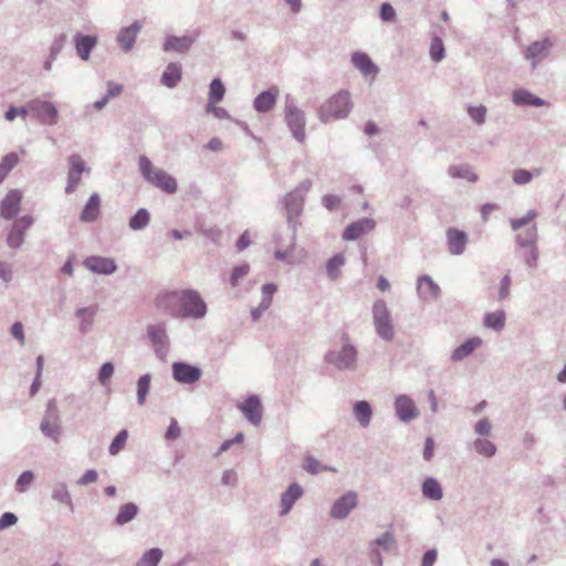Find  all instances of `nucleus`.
I'll use <instances>...</instances> for the list:
<instances>
[{"label": "nucleus", "mask_w": 566, "mask_h": 566, "mask_svg": "<svg viewBox=\"0 0 566 566\" xmlns=\"http://www.w3.org/2000/svg\"><path fill=\"white\" fill-rule=\"evenodd\" d=\"M312 188V180L304 179L293 190L285 193L280 203L285 210L286 226L291 232L290 249L294 250L296 245V238L298 228L302 226L300 217L304 211L305 199Z\"/></svg>", "instance_id": "obj_1"}, {"label": "nucleus", "mask_w": 566, "mask_h": 566, "mask_svg": "<svg viewBox=\"0 0 566 566\" xmlns=\"http://www.w3.org/2000/svg\"><path fill=\"white\" fill-rule=\"evenodd\" d=\"M340 340V348L327 350L324 361L338 371H355L358 365V349L350 343L348 334H343Z\"/></svg>", "instance_id": "obj_2"}, {"label": "nucleus", "mask_w": 566, "mask_h": 566, "mask_svg": "<svg viewBox=\"0 0 566 566\" xmlns=\"http://www.w3.org/2000/svg\"><path fill=\"white\" fill-rule=\"evenodd\" d=\"M138 163L140 174L146 181L168 195L177 191L178 184L176 178L163 169L155 168L147 156H139Z\"/></svg>", "instance_id": "obj_3"}, {"label": "nucleus", "mask_w": 566, "mask_h": 566, "mask_svg": "<svg viewBox=\"0 0 566 566\" xmlns=\"http://www.w3.org/2000/svg\"><path fill=\"white\" fill-rule=\"evenodd\" d=\"M350 111V94L347 91H339L319 107L318 117L321 122L328 123L332 119L347 117Z\"/></svg>", "instance_id": "obj_4"}, {"label": "nucleus", "mask_w": 566, "mask_h": 566, "mask_svg": "<svg viewBox=\"0 0 566 566\" xmlns=\"http://www.w3.org/2000/svg\"><path fill=\"white\" fill-rule=\"evenodd\" d=\"M284 122L291 132L292 136L301 144L304 143L306 134H305V125L306 117L305 113L300 109L294 99L286 95L285 97V107H284Z\"/></svg>", "instance_id": "obj_5"}, {"label": "nucleus", "mask_w": 566, "mask_h": 566, "mask_svg": "<svg viewBox=\"0 0 566 566\" xmlns=\"http://www.w3.org/2000/svg\"><path fill=\"white\" fill-rule=\"evenodd\" d=\"M373 323L377 335L385 342H391L395 337V328L387 303L379 298L373 304Z\"/></svg>", "instance_id": "obj_6"}, {"label": "nucleus", "mask_w": 566, "mask_h": 566, "mask_svg": "<svg viewBox=\"0 0 566 566\" xmlns=\"http://www.w3.org/2000/svg\"><path fill=\"white\" fill-rule=\"evenodd\" d=\"M180 316L179 318H203L207 314V304L196 290H182L180 292Z\"/></svg>", "instance_id": "obj_7"}, {"label": "nucleus", "mask_w": 566, "mask_h": 566, "mask_svg": "<svg viewBox=\"0 0 566 566\" xmlns=\"http://www.w3.org/2000/svg\"><path fill=\"white\" fill-rule=\"evenodd\" d=\"M41 433L54 442H59L62 428L60 423V411L54 398L48 400L44 416L40 423Z\"/></svg>", "instance_id": "obj_8"}, {"label": "nucleus", "mask_w": 566, "mask_h": 566, "mask_svg": "<svg viewBox=\"0 0 566 566\" xmlns=\"http://www.w3.org/2000/svg\"><path fill=\"white\" fill-rule=\"evenodd\" d=\"M31 116L41 125L54 126L59 122V111L54 103L33 98L30 99Z\"/></svg>", "instance_id": "obj_9"}, {"label": "nucleus", "mask_w": 566, "mask_h": 566, "mask_svg": "<svg viewBox=\"0 0 566 566\" xmlns=\"http://www.w3.org/2000/svg\"><path fill=\"white\" fill-rule=\"evenodd\" d=\"M146 335L153 345L156 357L159 360H165L169 347V337L167 334L166 324L164 322L148 324L146 328Z\"/></svg>", "instance_id": "obj_10"}, {"label": "nucleus", "mask_w": 566, "mask_h": 566, "mask_svg": "<svg viewBox=\"0 0 566 566\" xmlns=\"http://www.w3.org/2000/svg\"><path fill=\"white\" fill-rule=\"evenodd\" d=\"M171 376L177 384L193 385L202 377V369L198 365L178 360L171 364Z\"/></svg>", "instance_id": "obj_11"}, {"label": "nucleus", "mask_w": 566, "mask_h": 566, "mask_svg": "<svg viewBox=\"0 0 566 566\" xmlns=\"http://www.w3.org/2000/svg\"><path fill=\"white\" fill-rule=\"evenodd\" d=\"M34 218L31 214H24L14 220L7 234V245L18 250L24 243L27 231L33 226Z\"/></svg>", "instance_id": "obj_12"}, {"label": "nucleus", "mask_w": 566, "mask_h": 566, "mask_svg": "<svg viewBox=\"0 0 566 566\" xmlns=\"http://www.w3.org/2000/svg\"><path fill=\"white\" fill-rule=\"evenodd\" d=\"M553 48V42L551 38H542V40H537L532 42L524 50V59L530 62L531 69L535 70L537 65L545 60Z\"/></svg>", "instance_id": "obj_13"}, {"label": "nucleus", "mask_w": 566, "mask_h": 566, "mask_svg": "<svg viewBox=\"0 0 566 566\" xmlns=\"http://www.w3.org/2000/svg\"><path fill=\"white\" fill-rule=\"evenodd\" d=\"M357 505V493L354 491H347L335 500L331 507L329 515L334 520H345Z\"/></svg>", "instance_id": "obj_14"}, {"label": "nucleus", "mask_w": 566, "mask_h": 566, "mask_svg": "<svg viewBox=\"0 0 566 566\" xmlns=\"http://www.w3.org/2000/svg\"><path fill=\"white\" fill-rule=\"evenodd\" d=\"M376 227V221L369 217L360 218L346 226L342 238L345 241H356L361 235L371 232Z\"/></svg>", "instance_id": "obj_15"}, {"label": "nucleus", "mask_w": 566, "mask_h": 566, "mask_svg": "<svg viewBox=\"0 0 566 566\" xmlns=\"http://www.w3.org/2000/svg\"><path fill=\"white\" fill-rule=\"evenodd\" d=\"M394 408L401 422H409L419 416V410L410 396L401 394L395 398Z\"/></svg>", "instance_id": "obj_16"}, {"label": "nucleus", "mask_w": 566, "mask_h": 566, "mask_svg": "<svg viewBox=\"0 0 566 566\" xmlns=\"http://www.w3.org/2000/svg\"><path fill=\"white\" fill-rule=\"evenodd\" d=\"M22 192L19 189H11L0 201V214L6 220L14 219L21 207Z\"/></svg>", "instance_id": "obj_17"}, {"label": "nucleus", "mask_w": 566, "mask_h": 566, "mask_svg": "<svg viewBox=\"0 0 566 566\" xmlns=\"http://www.w3.org/2000/svg\"><path fill=\"white\" fill-rule=\"evenodd\" d=\"M239 409L251 424L258 426L261 423L262 402L258 395L248 396L247 399L239 405Z\"/></svg>", "instance_id": "obj_18"}, {"label": "nucleus", "mask_w": 566, "mask_h": 566, "mask_svg": "<svg viewBox=\"0 0 566 566\" xmlns=\"http://www.w3.org/2000/svg\"><path fill=\"white\" fill-rule=\"evenodd\" d=\"M304 489L297 482H292L289 484L286 490L281 494L280 500V516L287 515L294 504L303 496Z\"/></svg>", "instance_id": "obj_19"}, {"label": "nucleus", "mask_w": 566, "mask_h": 566, "mask_svg": "<svg viewBox=\"0 0 566 566\" xmlns=\"http://www.w3.org/2000/svg\"><path fill=\"white\" fill-rule=\"evenodd\" d=\"M180 293L176 291L165 292L156 297L157 308L164 311L171 317L180 316Z\"/></svg>", "instance_id": "obj_20"}, {"label": "nucleus", "mask_w": 566, "mask_h": 566, "mask_svg": "<svg viewBox=\"0 0 566 566\" xmlns=\"http://www.w3.org/2000/svg\"><path fill=\"white\" fill-rule=\"evenodd\" d=\"M83 264L91 272L104 275L113 274L117 270L114 259L99 255L87 256Z\"/></svg>", "instance_id": "obj_21"}, {"label": "nucleus", "mask_w": 566, "mask_h": 566, "mask_svg": "<svg viewBox=\"0 0 566 566\" xmlns=\"http://www.w3.org/2000/svg\"><path fill=\"white\" fill-rule=\"evenodd\" d=\"M512 102L514 105L521 107H543L549 104L546 99L523 87L515 88L512 92Z\"/></svg>", "instance_id": "obj_22"}, {"label": "nucleus", "mask_w": 566, "mask_h": 566, "mask_svg": "<svg viewBox=\"0 0 566 566\" xmlns=\"http://www.w3.org/2000/svg\"><path fill=\"white\" fill-rule=\"evenodd\" d=\"M277 97V86H271L270 88L262 91L254 97L253 107L260 114L269 113L274 108Z\"/></svg>", "instance_id": "obj_23"}, {"label": "nucleus", "mask_w": 566, "mask_h": 566, "mask_svg": "<svg viewBox=\"0 0 566 566\" xmlns=\"http://www.w3.org/2000/svg\"><path fill=\"white\" fill-rule=\"evenodd\" d=\"M447 242L451 255H461L468 243V234L458 228H449L447 230Z\"/></svg>", "instance_id": "obj_24"}, {"label": "nucleus", "mask_w": 566, "mask_h": 566, "mask_svg": "<svg viewBox=\"0 0 566 566\" xmlns=\"http://www.w3.org/2000/svg\"><path fill=\"white\" fill-rule=\"evenodd\" d=\"M417 291L421 298L431 297L438 300L441 295L440 286L432 280L430 275H420L417 280Z\"/></svg>", "instance_id": "obj_25"}, {"label": "nucleus", "mask_w": 566, "mask_h": 566, "mask_svg": "<svg viewBox=\"0 0 566 566\" xmlns=\"http://www.w3.org/2000/svg\"><path fill=\"white\" fill-rule=\"evenodd\" d=\"M482 344V339L478 336L470 337L455 347L451 354L452 361H462L463 359L471 356L475 349Z\"/></svg>", "instance_id": "obj_26"}, {"label": "nucleus", "mask_w": 566, "mask_h": 566, "mask_svg": "<svg viewBox=\"0 0 566 566\" xmlns=\"http://www.w3.org/2000/svg\"><path fill=\"white\" fill-rule=\"evenodd\" d=\"M195 38H165L163 50L167 53L185 54L193 44Z\"/></svg>", "instance_id": "obj_27"}, {"label": "nucleus", "mask_w": 566, "mask_h": 566, "mask_svg": "<svg viewBox=\"0 0 566 566\" xmlns=\"http://www.w3.org/2000/svg\"><path fill=\"white\" fill-rule=\"evenodd\" d=\"M182 78V69L179 63L170 62L160 76V83L168 87H176Z\"/></svg>", "instance_id": "obj_28"}, {"label": "nucleus", "mask_w": 566, "mask_h": 566, "mask_svg": "<svg viewBox=\"0 0 566 566\" xmlns=\"http://www.w3.org/2000/svg\"><path fill=\"white\" fill-rule=\"evenodd\" d=\"M101 198L97 192H93L86 201L81 214L82 222H94L99 216Z\"/></svg>", "instance_id": "obj_29"}, {"label": "nucleus", "mask_w": 566, "mask_h": 566, "mask_svg": "<svg viewBox=\"0 0 566 566\" xmlns=\"http://www.w3.org/2000/svg\"><path fill=\"white\" fill-rule=\"evenodd\" d=\"M352 63L364 75H370L378 73V66L373 62L368 54L357 51L352 55Z\"/></svg>", "instance_id": "obj_30"}, {"label": "nucleus", "mask_w": 566, "mask_h": 566, "mask_svg": "<svg viewBox=\"0 0 566 566\" xmlns=\"http://www.w3.org/2000/svg\"><path fill=\"white\" fill-rule=\"evenodd\" d=\"M353 413L361 428H367L370 424L373 409L367 400L356 401L353 406Z\"/></svg>", "instance_id": "obj_31"}, {"label": "nucleus", "mask_w": 566, "mask_h": 566, "mask_svg": "<svg viewBox=\"0 0 566 566\" xmlns=\"http://www.w3.org/2000/svg\"><path fill=\"white\" fill-rule=\"evenodd\" d=\"M421 492L423 497L431 501H440L443 497L442 486L433 476H428L423 480L421 484Z\"/></svg>", "instance_id": "obj_32"}, {"label": "nucleus", "mask_w": 566, "mask_h": 566, "mask_svg": "<svg viewBox=\"0 0 566 566\" xmlns=\"http://www.w3.org/2000/svg\"><path fill=\"white\" fill-rule=\"evenodd\" d=\"M138 512L139 507L136 503H125L119 507L118 513L114 518V523L117 526H124L127 523L132 522L138 515Z\"/></svg>", "instance_id": "obj_33"}, {"label": "nucleus", "mask_w": 566, "mask_h": 566, "mask_svg": "<svg viewBox=\"0 0 566 566\" xmlns=\"http://www.w3.org/2000/svg\"><path fill=\"white\" fill-rule=\"evenodd\" d=\"M98 38H74V46L81 60L87 61Z\"/></svg>", "instance_id": "obj_34"}, {"label": "nucleus", "mask_w": 566, "mask_h": 566, "mask_svg": "<svg viewBox=\"0 0 566 566\" xmlns=\"http://www.w3.org/2000/svg\"><path fill=\"white\" fill-rule=\"evenodd\" d=\"M150 218V212L146 208H139L129 218L128 227L133 231H142L148 227Z\"/></svg>", "instance_id": "obj_35"}, {"label": "nucleus", "mask_w": 566, "mask_h": 566, "mask_svg": "<svg viewBox=\"0 0 566 566\" xmlns=\"http://www.w3.org/2000/svg\"><path fill=\"white\" fill-rule=\"evenodd\" d=\"M483 324L485 327L495 332L502 331L505 325V312L503 310H497L486 313L483 318Z\"/></svg>", "instance_id": "obj_36"}, {"label": "nucleus", "mask_w": 566, "mask_h": 566, "mask_svg": "<svg viewBox=\"0 0 566 566\" xmlns=\"http://www.w3.org/2000/svg\"><path fill=\"white\" fill-rule=\"evenodd\" d=\"M448 174L452 178L467 179L470 182H476L479 177L471 170V167L467 164L463 165H451L448 168Z\"/></svg>", "instance_id": "obj_37"}, {"label": "nucleus", "mask_w": 566, "mask_h": 566, "mask_svg": "<svg viewBox=\"0 0 566 566\" xmlns=\"http://www.w3.org/2000/svg\"><path fill=\"white\" fill-rule=\"evenodd\" d=\"M345 264L343 253H336L326 262V274L331 281H336L340 275V268Z\"/></svg>", "instance_id": "obj_38"}, {"label": "nucleus", "mask_w": 566, "mask_h": 566, "mask_svg": "<svg viewBox=\"0 0 566 566\" xmlns=\"http://www.w3.org/2000/svg\"><path fill=\"white\" fill-rule=\"evenodd\" d=\"M164 552L159 547H153L144 552L142 557L136 562L135 566H158Z\"/></svg>", "instance_id": "obj_39"}, {"label": "nucleus", "mask_w": 566, "mask_h": 566, "mask_svg": "<svg viewBox=\"0 0 566 566\" xmlns=\"http://www.w3.org/2000/svg\"><path fill=\"white\" fill-rule=\"evenodd\" d=\"M151 375L146 373L142 375L136 382V396L137 402L139 406H144L147 399V396L150 390Z\"/></svg>", "instance_id": "obj_40"}, {"label": "nucleus", "mask_w": 566, "mask_h": 566, "mask_svg": "<svg viewBox=\"0 0 566 566\" xmlns=\"http://www.w3.org/2000/svg\"><path fill=\"white\" fill-rule=\"evenodd\" d=\"M396 544V538L392 532L386 531L379 537L373 539L369 543V548L382 549L389 552L390 548Z\"/></svg>", "instance_id": "obj_41"}, {"label": "nucleus", "mask_w": 566, "mask_h": 566, "mask_svg": "<svg viewBox=\"0 0 566 566\" xmlns=\"http://www.w3.org/2000/svg\"><path fill=\"white\" fill-rule=\"evenodd\" d=\"M52 499L59 503L73 506L72 497L69 492L67 485L64 482H57L52 488Z\"/></svg>", "instance_id": "obj_42"}, {"label": "nucleus", "mask_w": 566, "mask_h": 566, "mask_svg": "<svg viewBox=\"0 0 566 566\" xmlns=\"http://www.w3.org/2000/svg\"><path fill=\"white\" fill-rule=\"evenodd\" d=\"M473 448L478 454L484 458L494 457L497 450L496 446L492 441L483 438L475 439L473 442Z\"/></svg>", "instance_id": "obj_43"}, {"label": "nucleus", "mask_w": 566, "mask_h": 566, "mask_svg": "<svg viewBox=\"0 0 566 566\" xmlns=\"http://www.w3.org/2000/svg\"><path fill=\"white\" fill-rule=\"evenodd\" d=\"M541 174V168H536L534 170L517 168L513 171L512 179L516 185H527L534 177H538Z\"/></svg>", "instance_id": "obj_44"}, {"label": "nucleus", "mask_w": 566, "mask_h": 566, "mask_svg": "<svg viewBox=\"0 0 566 566\" xmlns=\"http://www.w3.org/2000/svg\"><path fill=\"white\" fill-rule=\"evenodd\" d=\"M226 94V86L221 78L214 77L209 85L208 98L211 103H219L223 99Z\"/></svg>", "instance_id": "obj_45"}, {"label": "nucleus", "mask_w": 566, "mask_h": 566, "mask_svg": "<svg viewBox=\"0 0 566 566\" xmlns=\"http://www.w3.org/2000/svg\"><path fill=\"white\" fill-rule=\"evenodd\" d=\"M197 231L214 244H220L222 231L217 226H207L205 222H198Z\"/></svg>", "instance_id": "obj_46"}, {"label": "nucleus", "mask_w": 566, "mask_h": 566, "mask_svg": "<svg viewBox=\"0 0 566 566\" xmlns=\"http://www.w3.org/2000/svg\"><path fill=\"white\" fill-rule=\"evenodd\" d=\"M95 314V310L92 307H80L75 312V316L82 318L80 324V332L82 334H86L93 323V316Z\"/></svg>", "instance_id": "obj_47"}, {"label": "nucleus", "mask_w": 566, "mask_h": 566, "mask_svg": "<svg viewBox=\"0 0 566 566\" xmlns=\"http://www.w3.org/2000/svg\"><path fill=\"white\" fill-rule=\"evenodd\" d=\"M537 240V229L536 226H532L525 232V234H517L515 238L516 244L520 248H528L535 247Z\"/></svg>", "instance_id": "obj_48"}, {"label": "nucleus", "mask_w": 566, "mask_h": 566, "mask_svg": "<svg viewBox=\"0 0 566 566\" xmlns=\"http://www.w3.org/2000/svg\"><path fill=\"white\" fill-rule=\"evenodd\" d=\"M303 469L310 474H318L322 471H335L334 468L322 464L313 455H307L304 458Z\"/></svg>", "instance_id": "obj_49"}, {"label": "nucleus", "mask_w": 566, "mask_h": 566, "mask_svg": "<svg viewBox=\"0 0 566 566\" xmlns=\"http://www.w3.org/2000/svg\"><path fill=\"white\" fill-rule=\"evenodd\" d=\"M429 54L430 59L436 63L441 62L446 57V48L442 38H431Z\"/></svg>", "instance_id": "obj_50"}, {"label": "nucleus", "mask_w": 566, "mask_h": 566, "mask_svg": "<svg viewBox=\"0 0 566 566\" xmlns=\"http://www.w3.org/2000/svg\"><path fill=\"white\" fill-rule=\"evenodd\" d=\"M64 40L65 38H56L55 41L52 43L50 48V54L43 63L44 70L51 71L53 61L56 59L59 53L64 48Z\"/></svg>", "instance_id": "obj_51"}, {"label": "nucleus", "mask_w": 566, "mask_h": 566, "mask_svg": "<svg viewBox=\"0 0 566 566\" xmlns=\"http://www.w3.org/2000/svg\"><path fill=\"white\" fill-rule=\"evenodd\" d=\"M468 115L476 125H483L486 118V107L484 105H469L467 107Z\"/></svg>", "instance_id": "obj_52"}, {"label": "nucleus", "mask_w": 566, "mask_h": 566, "mask_svg": "<svg viewBox=\"0 0 566 566\" xmlns=\"http://www.w3.org/2000/svg\"><path fill=\"white\" fill-rule=\"evenodd\" d=\"M34 481V473L31 470L23 471L15 481V490L19 493L25 492Z\"/></svg>", "instance_id": "obj_53"}, {"label": "nucleus", "mask_w": 566, "mask_h": 566, "mask_svg": "<svg viewBox=\"0 0 566 566\" xmlns=\"http://www.w3.org/2000/svg\"><path fill=\"white\" fill-rule=\"evenodd\" d=\"M127 438L128 431L126 429L120 430L112 440L108 452L112 455H116L125 447Z\"/></svg>", "instance_id": "obj_54"}, {"label": "nucleus", "mask_w": 566, "mask_h": 566, "mask_svg": "<svg viewBox=\"0 0 566 566\" xmlns=\"http://www.w3.org/2000/svg\"><path fill=\"white\" fill-rule=\"evenodd\" d=\"M18 163L19 156L15 153H9L2 157L0 161V170L8 176Z\"/></svg>", "instance_id": "obj_55"}, {"label": "nucleus", "mask_w": 566, "mask_h": 566, "mask_svg": "<svg viewBox=\"0 0 566 566\" xmlns=\"http://www.w3.org/2000/svg\"><path fill=\"white\" fill-rule=\"evenodd\" d=\"M250 271V266L248 263H242L237 266H234L231 271L229 283L231 286H237L239 283V280L245 276Z\"/></svg>", "instance_id": "obj_56"}, {"label": "nucleus", "mask_w": 566, "mask_h": 566, "mask_svg": "<svg viewBox=\"0 0 566 566\" xmlns=\"http://www.w3.org/2000/svg\"><path fill=\"white\" fill-rule=\"evenodd\" d=\"M537 217V212L535 210H530L525 216L522 218L511 219V228L513 231H517L521 228L527 226L530 222H532Z\"/></svg>", "instance_id": "obj_57"}, {"label": "nucleus", "mask_w": 566, "mask_h": 566, "mask_svg": "<svg viewBox=\"0 0 566 566\" xmlns=\"http://www.w3.org/2000/svg\"><path fill=\"white\" fill-rule=\"evenodd\" d=\"M69 169L82 176L87 169L85 161L77 154H73L69 157Z\"/></svg>", "instance_id": "obj_58"}, {"label": "nucleus", "mask_w": 566, "mask_h": 566, "mask_svg": "<svg viewBox=\"0 0 566 566\" xmlns=\"http://www.w3.org/2000/svg\"><path fill=\"white\" fill-rule=\"evenodd\" d=\"M114 370H115V367L112 361L104 363L99 367V370H98V375H97L98 381L102 385H106V382L112 378Z\"/></svg>", "instance_id": "obj_59"}, {"label": "nucleus", "mask_w": 566, "mask_h": 566, "mask_svg": "<svg viewBox=\"0 0 566 566\" xmlns=\"http://www.w3.org/2000/svg\"><path fill=\"white\" fill-rule=\"evenodd\" d=\"M524 261L530 269H536L538 262V249L537 247L524 248Z\"/></svg>", "instance_id": "obj_60"}, {"label": "nucleus", "mask_w": 566, "mask_h": 566, "mask_svg": "<svg viewBox=\"0 0 566 566\" xmlns=\"http://www.w3.org/2000/svg\"><path fill=\"white\" fill-rule=\"evenodd\" d=\"M379 17L384 22H391L396 18V11L389 2H384L379 8Z\"/></svg>", "instance_id": "obj_61"}, {"label": "nucleus", "mask_w": 566, "mask_h": 566, "mask_svg": "<svg viewBox=\"0 0 566 566\" xmlns=\"http://www.w3.org/2000/svg\"><path fill=\"white\" fill-rule=\"evenodd\" d=\"M81 178H82L81 175H78V174L72 171L71 169H69L67 182H66V187H65V193H67V195L73 193L76 190V188H77V186H78V184L81 181Z\"/></svg>", "instance_id": "obj_62"}, {"label": "nucleus", "mask_w": 566, "mask_h": 566, "mask_svg": "<svg viewBox=\"0 0 566 566\" xmlns=\"http://www.w3.org/2000/svg\"><path fill=\"white\" fill-rule=\"evenodd\" d=\"M181 434V429L178 424V421L175 418H171L170 423L165 432V438L168 441H174L178 439Z\"/></svg>", "instance_id": "obj_63"}, {"label": "nucleus", "mask_w": 566, "mask_h": 566, "mask_svg": "<svg viewBox=\"0 0 566 566\" xmlns=\"http://www.w3.org/2000/svg\"><path fill=\"white\" fill-rule=\"evenodd\" d=\"M340 202H342L340 197H338L336 195L327 193V195H324L323 198H322V205L328 211L336 210L339 207Z\"/></svg>", "instance_id": "obj_64"}]
</instances>
